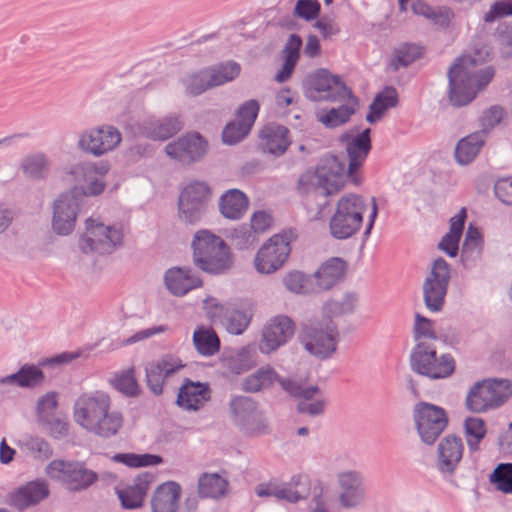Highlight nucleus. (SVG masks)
Masks as SVG:
<instances>
[{
  "instance_id": "f257e3e1",
  "label": "nucleus",
  "mask_w": 512,
  "mask_h": 512,
  "mask_svg": "<svg viewBox=\"0 0 512 512\" xmlns=\"http://www.w3.org/2000/svg\"><path fill=\"white\" fill-rule=\"evenodd\" d=\"M485 58L479 53L463 55L449 68V100L455 107L469 104L493 79L492 66L481 67Z\"/></svg>"
},
{
  "instance_id": "f03ea898",
  "label": "nucleus",
  "mask_w": 512,
  "mask_h": 512,
  "mask_svg": "<svg viewBox=\"0 0 512 512\" xmlns=\"http://www.w3.org/2000/svg\"><path fill=\"white\" fill-rule=\"evenodd\" d=\"M309 82L315 93L312 96L314 100L331 102L348 100V103L342 104L337 108H331L324 114L319 115V122L326 128H336L347 123L356 112L359 100L341 78L337 75H332L326 69H319L310 76Z\"/></svg>"
},
{
  "instance_id": "7ed1b4c3",
  "label": "nucleus",
  "mask_w": 512,
  "mask_h": 512,
  "mask_svg": "<svg viewBox=\"0 0 512 512\" xmlns=\"http://www.w3.org/2000/svg\"><path fill=\"white\" fill-rule=\"evenodd\" d=\"M110 405V397L103 391L82 394L73 407L74 420L99 437H113L123 425V415L117 410L111 411Z\"/></svg>"
},
{
  "instance_id": "20e7f679",
  "label": "nucleus",
  "mask_w": 512,
  "mask_h": 512,
  "mask_svg": "<svg viewBox=\"0 0 512 512\" xmlns=\"http://www.w3.org/2000/svg\"><path fill=\"white\" fill-rule=\"evenodd\" d=\"M191 247L194 265L211 275L226 273L233 266V255L229 246L218 235L209 230L194 234Z\"/></svg>"
},
{
  "instance_id": "39448f33",
  "label": "nucleus",
  "mask_w": 512,
  "mask_h": 512,
  "mask_svg": "<svg viewBox=\"0 0 512 512\" xmlns=\"http://www.w3.org/2000/svg\"><path fill=\"white\" fill-rule=\"evenodd\" d=\"M367 210L365 199L357 194L342 196L336 205V210L330 219L331 235L338 240L354 236L361 228L363 215Z\"/></svg>"
},
{
  "instance_id": "423d86ee",
  "label": "nucleus",
  "mask_w": 512,
  "mask_h": 512,
  "mask_svg": "<svg viewBox=\"0 0 512 512\" xmlns=\"http://www.w3.org/2000/svg\"><path fill=\"white\" fill-rule=\"evenodd\" d=\"M410 368L431 380L444 379L453 374L455 361L450 354L438 357L434 346L427 342H419L411 351Z\"/></svg>"
},
{
  "instance_id": "0eeeda50",
  "label": "nucleus",
  "mask_w": 512,
  "mask_h": 512,
  "mask_svg": "<svg viewBox=\"0 0 512 512\" xmlns=\"http://www.w3.org/2000/svg\"><path fill=\"white\" fill-rule=\"evenodd\" d=\"M304 349L319 359L330 358L337 350L339 331L333 321H313L303 326L299 336Z\"/></svg>"
},
{
  "instance_id": "6e6552de",
  "label": "nucleus",
  "mask_w": 512,
  "mask_h": 512,
  "mask_svg": "<svg viewBox=\"0 0 512 512\" xmlns=\"http://www.w3.org/2000/svg\"><path fill=\"white\" fill-rule=\"evenodd\" d=\"M345 164L337 156L323 157L316 167L313 175H302L299 179V187L303 190V183L311 181L314 193L323 197L332 195L340 190L345 180Z\"/></svg>"
},
{
  "instance_id": "1a4fd4ad",
  "label": "nucleus",
  "mask_w": 512,
  "mask_h": 512,
  "mask_svg": "<svg viewBox=\"0 0 512 512\" xmlns=\"http://www.w3.org/2000/svg\"><path fill=\"white\" fill-rule=\"evenodd\" d=\"M206 316L213 322L221 324L228 333L241 335L250 325L252 311L242 304L220 303L216 298L204 301Z\"/></svg>"
},
{
  "instance_id": "9d476101",
  "label": "nucleus",
  "mask_w": 512,
  "mask_h": 512,
  "mask_svg": "<svg viewBox=\"0 0 512 512\" xmlns=\"http://www.w3.org/2000/svg\"><path fill=\"white\" fill-rule=\"evenodd\" d=\"M122 244L123 232L120 227L104 225L93 218L86 220V231L79 243L84 253L110 254Z\"/></svg>"
},
{
  "instance_id": "9b49d317",
  "label": "nucleus",
  "mask_w": 512,
  "mask_h": 512,
  "mask_svg": "<svg viewBox=\"0 0 512 512\" xmlns=\"http://www.w3.org/2000/svg\"><path fill=\"white\" fill-rule=\"evenodd\" d=\"M46 472L73 492L86 490L98 480L97 473L80 461L53 460L47 465Z\"/></svg>"
},
{
  "instance_id": "f8f14e48",
  "label": "nucleus",
  "mask_w": 512,
  "mask_h": 512,
  "mask_svg": "<svg viewBox=\"0 0 512 512\" xmlns=\"http://www.w3.org/2000/svg\"><path fill=\"white\" fill-rule=\"evenodd\" d=\"M211 197V189L204 181H193L181 191L178 201L179 219L195 225L205 215Z\"/></svg>"
},
{
  "instance_id": "ddd939ff",
  "label": "nucleus",
  "mask_w": 512,
  "mask_h": 512,
  "mask_svg": "<svg viewBox=\"0 0 512 512\" xmlns=\"http://www.w3.org/2000/svg\"><path fill=\"white\" fill-rule=\"evenodd\" d=\"M229 409L232 423L244 434L257 436L267 432L266 419L251 397H232Z\"/></svg>"
},
{
  "instance_id": "4468645a",
  "label": "nucleus",
  "mask_w": 512,
  "mask_h": 512,
  "mask_svg": "<svg viewBox=\"0 0 512 512\" xmlns=\"http://www.w3.org/2000/svg\"><path fill=\"white\" fill-rule=\"evenodd\" d=\"M413 420L421 441L426 445H433L448 425L446 411L427 402L414 406Z\"/></svg>"
},
{
  "instance_id": "2eb2a0df",
  "label": "nucleus",
  "mask_w": 512,
  "mask_h": 512,
  "mask_svg": "<svg viewBox=\"0 0 512 512\" xmlns=\"http://www.w3.org/2000/svg\"><path fill=\"white\" fill-rule=\"evenodd\" d=\"M122 141V134L113 125L103 124L83 130L77 148L88 155L101 157L115 150Z\"/></svg>"
},
{
  "instance_id": "dca6fc26",
  "label": "nucleus",
  "mask_w": 512,
  "mask_h": 512,
  "mask_svg": "<svg viewBox=\"0 0 512 512\" xmlns=\"http://www.w3.org/2000/svg\"><path fill=\"white\" fill-rule=\"evenodd\" d=\"M450 278V266L447 261L441 257L434 260L422 285L424 303L429 311L442 310Z\"/></svg>"
},
{
  "instance_id": "f3484780",
  "label": "nucleus",
  "mask_w": 512,
  "mask_h": 512,
  "mask_svg": "<svg viewBox=\"0 0 512 512\" xmlns=\"http://www.w3.org/2000/svg\"><path fill=\"white\" fill-rule=\"evenodd\" d=\"M291 252L290 237L276 234L258 250L254 258L255 270L260 274H272L280 269Z\"/></svg>"
},
{
  "instance_id": "a211bd4d",
  "label": "nucleus",
  "mask_w": 512,
  "mask_h": 512,
  "mask_svg": "<svg viewBox=\"0 0 512 512\" xmlns=\"http://www.w3.org/2000/svg\"><path fill=\"white\" fill-rule=\"evenodd\" d=\"M209 149L208 141L198 132H188L169 142L165 152L171 159L190 165L201 161Z\"/></svg>"
},
{
  "instance_id": "6ab92c4d",
  "label": "nucleus",
  "mask_w": 512,
  "mask_h": 512,
  "mask_svg": "<svg viewBox=\"0 0 512 512\" xmlns=\"http://www.w3.org/2000/svg\"><path fill=\"white\" fill-rule=\"evenodd\" d=\"M338 502L341 508L350 510L363 506L367 500L365 476L358 470H345L337 474Z\"/></svg>"
},
{
  "instance_id": "aec40b11",
  "label": "nucleus",
  "mask_w": 512,
  "mask_h": 512,
  "mask_svg": "<svg viewBox=\"0 0 512 512\" xmlns=\"http://www.w3.org/2000/svg\"><path fill=\"white\" fill-rule=\"evenodd\" d=\"M79 190H69L54 200L52 205V229L58 235H69L75 227L80 200Z\"/></svg>"
},
{
  "instance_id": "412c9836",
  "label": "nucleus",
  "mask_w": 512,
  "mask_h": 512,
  "mask_svg": "<svg viewBox=\"0 0 512 512\" xmlns=\"http://www.w3.org/2000/svg\"><path fill=\"white\" fill-rule=\"evenodd\" d=\"M295 333L294 321L286 315L271 318L262 330L260 352L270 354L285 345Z\"/></svg>"
},
{
  "instance_id": "4be33fe9",
  "label": "nucleus",
  "mask_w": 512,
  "mask_h": 512,
  "mask_svg": "<svg viewBox=\"0 0 512 512\" xmlns=\"http://www.w3.org/2000/svg\"><path fill=\"white\" fill-rule=\"evenodd\" d=\"M310 491L309 479L306 476H295L290 483L278 485L275 483H261L256 486L255 493L259 497H275L278 500H286L297 503L305 499Z\"/></svg>"
},
{
  "instance_id": "5701e85b",
  "label": "nucleus",
  "mask_w": 512,
  "mask_h": 512,
  "mask_svg": "<svg viewBox=\"0 0 512 512\" xmlns=\"http://www.w3.org/2000/svg\"><path fill=\"white\" fill-rule=\"evenodd\" d=\"M371 129L367 128L357 135L344 133L340 137V141L346 144V152L349 163L347 174L352 176L363 164L371 150Z\"/></svg>"
},
{
  "instance_id": "b1692460",
  "label": "nucleus",
  "mask_w": 512,
  "mask_h": 512,
  "mask_svg": "<svg viewBox=\"0 0 512 512\" xmlns=\"http://www.w3.org/2000/svg\"><path fill=\"white\" fill-rule=\"evenodd\" d=\"M259 351L256 344H249L239 349L224 351L221 357V364L232 374L240 375L258 364Z\"/></svg>"
},
{
  "instance_id": "393cba45",
  "label": "nucleus",
  "mask_w": 512,
  "mask_h": 512,
  "mask_svg": "<svg viewBox=\"0 0 512 512\" xmlns=\"http://www.w3.org/2000/svg\"><path fill=\"white\" fill-rule=\"evenodd\" d=\"M184 365L181 361L172 355H165L157 362L146 366V383L151 392L155 395H161L163 392L164 379L171 376Z\"/></svg>"
},
{
  "instance_id": "a878e982",
  "label": "nucleus",
  "mask_w": 512,
  "mask_h": 512,
  "mask_svg": "<svg viewBox=\"0 0 512 512\" xmlns=\"http://www.w3.org/2000/svg\"><path fill=\"white\" fill-rule=\"evenodd\" d=\"M464 445L461 437L445 436L438 444L437 467L442 473L453 474L463 457Z\"/></svg>"
},
{
  "instance_id": "bb28decb",
  "label": "nucleus",
  "mask_w": 512,
  "mask_h": 512,
  "mask_svg": "<svg viewBox=\"0 0 512 512\" xmlns=\"http://www.w3.org/2000/svg\"><path fill=\"white\" fill-rule=\"evenodd\" d=\"M211 398V390L207 383L185 379L179 388L176 403L187 411H198Z\"/></svg>"
},
{
  "instance_id": "cd10ccee",
  "label": "nucleus",
  "mask_w": 512,
  "mask_h": 512,
  "mask_svg": "<svg viewBox=\"0 0 512 512\" xmlns=\"http://www.w3.org/2000/svg\"><path fill=\"white\" fill-rule=\"evenodd\" d=\"M167 289L176 296H183L189 291L202 286L201 278L191 267L170 268L164 276Z\"/></svg>"
},
{
  "instance_id": "c85d7f7f",
  "label": "nucleus",
  "mask_w": 512,
  "mask_h": 512,
  "mask_svg": "<svg viewBox=\"0 0 512 512\" xmlns=\"http://www.w3.org/2000/svg\"><path fill=\"white\" fill-rule=\"evenodd\" d=\"M347 264L341 258L327 260L313 274V281L316 293L331 289L345 277Z\"/></svg>"
},
{
  "instance_id": "c756f323",
  "label": "nucleus",
  "mask_w": 512,
  "mask_h": 512,
  "mask_svg": "<svg viewBox=\"0 0 512 512\" xmlns=\"http://www.w3.org/2000/svg\"><path fill=\"white\" fill-rule=\"evenodd\" d=\"M49 495L48 485L43 481H31L19 487L9 498V504L19 511L38 504Z\"/></svg>"
},
{
  "instance_id": "7c9ffc66",
  "label": "nucleus",
  "mask_w": 512,
  "mask_h": 512,
  "mask_svg": "<svg viewBox=\"0 0 512 512\" xmlns=\"http://www.w3.org/2000/svg\"><path fill=\"white\" fill-rule=\"evenodd\" d=\"M289 130L282 125L269 123L260 131V146L264 153L280 156L285 153L290 142Z\"/></svg>"
},
{
  "instance_id": "2f4dec72",
  "label": "nucleus",
  "mask_w": 512,
  "mask_h": 512,
  "mask_svg": "<svg viewBox=\"0 0 512 512\" xmlns=\"http://www.w3.org/2000/svg\"><path fill=\"white\" fill-rule=\"evenodd\" d=\"M183 127L177 116H166L161 119L144 121L140 126L141 133L151 140L164 141L177 134Z\"/></svg>"
},
{
  "instance_id": "473e14b6",
  "label": "nucleus",
  "mask_w": 512,
  "mask_h": 512,
  "mask_svg": "<svg viewBox=\"0 0 512 512\" xmlns=\"http://www.w3.org/2000/svg\"><path fill=\"white\" fill-rule=\"evenodd\" d=\"M180 495L181 486L177 482L167 481L159 485L151 500L152 512H177Z\"/></svg>"
},
{
  "instance_id": "72a5a7b5",
  "label": "nucleus",
  "mask_w": 512,
  "mask_h": 512,
  "mask_svg": "<svg viewBox=\"0 0 512 512\" xmlns=\"http://www.w3.org/2000/svg\"><path fill=\"white\" fill-rule=\"evenodd\" d=\"M153 481L154 476L152 474L143 473L134 479L132 485L118 490L117 493L122 506L126 509H135L142 506L147 490Z\"/></svg>"
},
{
  "instance_id": "f704fd0d",
  "label": "nucleus",
  "mask_w": 512,
  "mask_h": 512,
  "mask_svg": "<svg viewBox=\"0 0 512 512\" xmlns=\"http://www.w3.org/2000/svg\"><path fill=\"white\" fill-rule=\"evenodd\" d=\"M221 215L230 220L241 219L249 206L248 197L239 189H229L219 199Z\"/></svg>"
},
{
  "instance_id": "c9c22d12",
  "label": "nucleus",
  "mask_w": 512,
  "mask_h": 512,
  "mask_svg": "<svg viewBox=\"0 0 512 512\" xmlns=\"http://www.w3.org/2000/svg\"><path fill=\"white\" fill-rule=\"evenodd\" d=\"M360 296L358 293L345 292L339 299H330L322 307L323 316L326 320L332 321L333 318L349 316L354 314L359 307Z\"/></svg>"
},
{
  "instance_id": "e433bc0d",
  "label": "nucleus",
  "mask_w": 512,
  "mask_h": 512,
  "mask_svg": "<svg viewBox=\"0 0 512 512\" xmlns=\"http://www.w3.org/2000/svg\"><path fill=\"white\" fill-rule=\"evenodd\" d=\"M328 405V400L317 385L306 387L297 404V412L309 417L322 416Z\"/></svg>"
},
{
  "instance_id": "4c0bfd02",
  "label": "nucleus",
  "mask_w": 512,
  "mask_h": 512,
  "mask_svg": "<svg viewBox=\"0 0 512 512\" xmlns=\"http://www.w3.org/2000/svg\"><path fill=\"white\" fill-rule=\"evenodd\" d=\"M483 238L478 228L468 226L461 250V262L467 269H471L481 260Z\"/></svg>"
},
{
  "instance_id": "58836bf2",
  "label": "nucleus",
  "mask_w": 512,
  "mask_h": 512,
  "mask_svg": "<svg viewBox=\"0 0 512 512\" xmlns=\"http://www.w3.org/2000/svg\"><path fill=\"white\" fill-rule=\"evenodd\" d=\"M412 11L430 21L438 29H446L454 18V12L445 6L431 7L427 3L417 0L412 4Z\"/></svg>"
},
{
  "instance_id": "ea45409f",
  "label": "nucleus",
  "mask_w": 512,
  "mask_h": 512,
  "mask_svg": "<svg viewBox=\"0 0 512 512\" xmlns=\"http://www.w3.org/2000/svg\"><path fill=\"white\" fill-rule=\"evenodd\" d=\"M398 105V92L392 86H386L379 92L369 106V113L366 116L367 122L374 124L379 121L389 108Z\"/></svg>"
},
{
  "instance_id": "a19ab883",
  "label": "nucleus",
  "mask_w": 512,
  "mask_h": 512,
  "mask_svg": "<svg viewBox=\"0 0 512 512\" xmlns=\"http://www.w3.org/2000/svg\"><path fill=\"white\" fill-rule=\"evenodd\" d=\"M192 340L196 351L201 356L211 357L220 350V339L213 328L198 326Z\"/></svg>"
},
{
  "instance_id": "79ce46f5",
  "label": "nucleus",
  "mask_w": 512,
  "mask_h": 512,
  "mask_svg": "<svg viewBox=\"0 0 512 512\" xmlns=\"http://www.w3.org/2000/svg\"><path fill=\"white\" fill-rule=\"evenodd\" d=\"M483 132H474L461 139L455 148V159L461 165L471 163L484 145Z\"/></svg>"
},
{
  "instance_id": "37998d69",
  "label": "nucleus",
  "mask_w": 512,
  "mask_h": 512,
  "mask_svg": "<svg viewBox=\"0 0 512 512\" xmlns=\"http://www.w3.org/2000/svg\"><path fill=\"white\" fill-rule=\"evenodd\" d=\"M277 379L278 374L275 369L270 365H266L244 378L242 389L248 393H256L270 388Z\"/></svg>"
},
{
  "instance_id": "c03bdc74",
  "label": "nucleus",
  "mask_w": 512,
  "mask_h": 512,
  "mask_svg": "<svg viewBox=\"0 0 512 512\" xmlns=\"http://www.w3.org/2000/svg\"><path fill=\"white\" fill-rule=\"evenodd\" d=\"M50 165L51 161L45 153L36 152L23 158L21 169L26 177L33 180H42L49 174Z\"/></svg>"
},
{
  "instance_id": "a18cd8bd",
  "label": "nucleus",
  "mask_w": 512,
  "mask_h": 512,
  "mask_svg": "<svg viewBox=\"0 0 512 512\" xmlns=\"http://www.w3.org/2000/svg\"><path fill=\"white\" fill-rule=\"evenodd\" d=\"M110 170V164L107 161L98 163L80 162L70 167L67 174L77 184L85 183L90 180L94 174L104 176Z\"/></svg>"
},
{
  "instance_id": "49530a36",
  "label": "nucleus",
  "mask_w": 512,
  "mask_h": 512,
  "mask_svg": "<svg viewBox=\"0 0 512 512\" xmlns=\"http://www.w3.org/2000/svg\"><path fill=\"white\" fill-rule=\"evenodd\" d=\"M227 481L218 474H204L198 481V493L203 498H219L224 496Z\"/></svg>"
},
{
  "instance_id": "de8ad7c7",
  "label": "nucleus",
  "mask_w": 512,
  "mask_h": 512,
  "mask_svg": "<svg viewBox=\"0 0 512 512\" xmlns=\"http://www.w3.org/2000/svg\"><path fill=\"white\" fill-rule=\"evenodd\" d=\"M285 287L296 294H316L313 275H306L300 271H292L283 279Z\"/></svg>"
},
{
  "instance_id": "09e8293b",
  "label": "nucleus",
  "mask_w": 512,
  "mask_h": 512,
  "mask_svg": "<svg viewBox=\"0 0 512 512\" xmlns=\"http://www.w3.org/2000/svg\"><path fill=\"white\" fill-rule=\"evenodd\" d=\"M206 71L210 80V86L214 88L234 80L240 73V65L230 61L216 67L207 68Z\"/></svg>"
},
{
  "instance_id": "8fccbe9b",
  "label": "nucleus",
  "mask_w": 512,
  "mask_h": 512,
  "mask_svg": "<svg viewBox=\"0 0 512 512\" xmlns=\"http://www.w3.org/2000/svg\"><path fill=\"white\" fill-rule=\"evenodd\" d=\"M466 406L472 412H484L492 408L489 390L485 381L476 383L469 391L466 398Z\"/></svg>"
},
{
  "instance_id": "3c124183",
  "label": "nucleus",
  "mask_w": 512,
  "mask_h": 512,
  "mask_svg": "<svg viewBox=\"0 0 512 512\" xmlns=\"http://www.w3.org/2000/svg\"><path fill=\"white\" fill-rule=\"evenodd\" d=\"M20 449L36 460H47L52 456V449L47 441L40 437L26 436L19 440Z\"/></svg>"
},
{
  "instance_id": "603ef678",
  "label": "nucleus",
  "mask_w": 512,
  "mask_h": 512,
  "mask_svg": "<svg viewBox=\"0 0 512 512\" xmlns=\"http://www.w3.org/2000/svg\"><path fill=\"white\" fill-rule=\"evenodd\" d=\"M464 432L469 450L478 451L479 444L486 435L484 420L479 417H467L464 421Z\"/></svg>"
},
{
  "instance_id": "864d4df0",
  "label": "nucleus",
  "mask_w": 512,
  "mask_h": 512,
  "mask_svg": "<svg viewBox=\"0 0 512 512\" xmlns=\"http://www.w3.org/2000/svg\"><path fill=\"white\" fill-rule=\"evenodd\" d=\"M423 54L422 48L415 44L405 43L396 48L390 65L397 71L400 67H408Z\"/></svg>"
},
{
  "instance_id": "5fc2aeb1",
  "label": "nucleus",
  "mask_w": 512,
  "mask_h": 512,
  "mask_svg": "<svg viewBox=\"0 0 512 512\" xmlns=\"http://www.w3.org/2000/svg\"><path fill=\"white\" fill-rule=\"evenodd\" d=\"M484 381L489 390L492 408L503 405L512 395V384L508 379H490Z\"/></svg>"
},
{
  "instance_id": "6e6d98bb",
  "label": "nucleus",
  "mask_w": 512,
  "mask_h": 512,
  "mask_svg": "<svg viewBox=\"0 0 512 512\" xmlns=\"http://www.w3.org/2000/svg\"><path fill=\"white\" fill-rule=\"evenodd\" d=\"M111 384L117 391L127 397H135L140 393V388L132 368L116 374L111 380Z\"/></svg>"
},
{
  "instance_id": "4d7b16f0",
  "label": "nucleus",
  "mask_w": 512,
  "mask_h": 512,
  "mask_svg": "<svg viewBox=\"0 0 512 512\" xmlns=\"http://www.w3.org/2000/svg\"><path fill=\"white\" fill-rule=\"evenodd\" d=\"M489 480L499 491L512 494V463H499Z\"/></svg>"
},
{
  "instance_id": "13d9d810",
  "label": "nucleus",
  "mask_w": 512,
  "mask_h": 512,
  "mask_svg": "<svg viewBox=\"0 0 512 512\" xmlns=\"http://www.w3.org/2000/svg\"><path fill=\"white\" fill-rule=\"evenodd\" d=\"M113 459L129 467L154 466L163 462L161 456L154 454L118 453Z\"/></svg>"
},
{
  "instance_id": "bf43d9fd",
  "label": "nucleus",
  "mask_w": 512,
  "mask_h": 512,
  "mask_svg": "<svg viewBox=\"0 0 512 512\" xmlns=\"http://www.w3.org/2000/svg\"><path fill=\"white\" fill-rule=\"evenodd\" d=\"M434 321L417 313L415 315V322L413 326V338L419 342H424V339L436 340L438 338L434 328Z\"/></svg>"
},
{
  "instance_id": "052dcab7",
  "label": "nucleus",
  "mask_w": 512,
  "mask_h": 512,
  "mask_svg": "<svg viewBox=\"0 0 512 512\" xmlns=\"http://www.w3.org/2000/svg\"><path fill=\"white\" fill-rule=\"evenodd\" d=\"M231 240L237 249L245 250L255 245L258 237L248 225H240L231 232Z\"/></svg>"
},
{
  "instance_id": "680f3d73",
  "label": "nucleus",
  "mask_w": 512,
  "mask_h": 512,
  "mask_svg": "<svg viewBox=\"0 0 512 512\" xmlns=\"http://www.w3.org/2000/svg\"><path fill=\"white\" fill-rule=\"evenodd\" d=\"M260 109L259 102L255 99L244 102L237 110V120L246 129H252Z\"/></svg>"
},
{
  "instance_id": "e2e57ef3",
  "label": "nucleus",
  "mask_w": 512,
  "mask_h": 512,
  "mask_svg": "<svg viewBox=\"0 0 512 512\" xmlns=\"http://www.w3.org/2000/svg\"><path fill=\"white\" fill-rule=\"evenodd\" d=\"M508 16H512V0H498L484 13L483 21L489 24Z\"/></svg>"
},
{
  "instance_id": "0e129e2a",
  "label": "nucleus",
  "mask_w": 512,
  "mask_h": 512,
  "mask_svg": "<svg viewBox=\"0 0 512 512\" xmlns=\"http://www.w3.org/2000/svg\"><path fill=\"white\" fill-rule=\"evenodd\" d=\"M19 376H21L22 388H34L39 386L44 381V373L42 370L33 364H24L19 369Z\"/></svg>"
},
{
  "instance_id": "69168bd1",
  "label": "nucleus",
  "mask_w": 512,
  "mask_h": 512,
  "mask_svg": "<svg viewBox=\"0 0 512 512\" xmlns=\"http://www.w3.org/2000/svg\"><path fill=\"white\" fill-rule=\"evenodd\" d=\"M58 407L57 394L48 392L37 401V413L40 421L49 420V417L56 415Z\"/></svg>"
},
{
  "instance_id": "338daca9",
  "label": "nucleus",
  "mask_w": 512,
  "mask_h": 512,
  "mask_svg": "<svg viewBox=\"0 0 512 512\" xmlns=\"http://www.w3.org/2000/svg\"><path fill=\"white\" fill-rule=\"evenodd\" d=\"M250 131V129L245 130L240 121H232L223 129L222 140L226 144L233 145L244 139Z\"/></svg>"
},
{
  "instance_id": "774afa93",
  "label": "nucleus",
  "mask_w": 512,
  "mask_h": 512,
  "mask_svg": "<svg viewBox=\"0 0 512 512\" xmlns=\"http://www.w3.org/2000/svg\"><path fill=\"white\" fill-rule=\"evenodd\" d=\"M320 11L321 5L318 0H298L294 8V14L306 21L316 19Z\"/></svg>"
}]
</instances>
